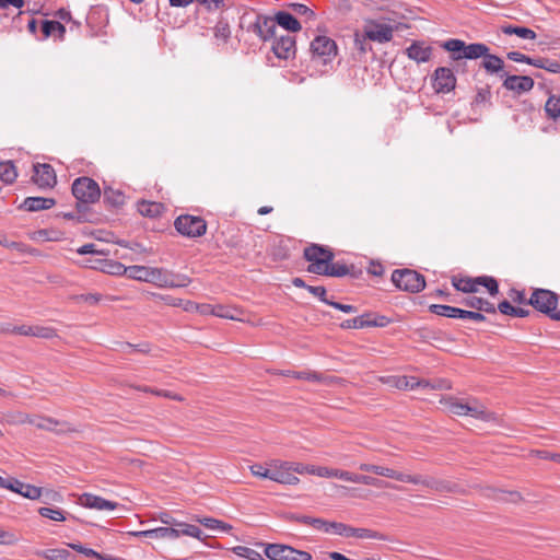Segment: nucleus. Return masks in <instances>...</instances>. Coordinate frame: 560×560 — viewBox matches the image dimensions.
Here are the masks:
<instances>
[{"label": "nucleus", "mask_w": 560, "mask_h": 560, "mask_svg": "<svg viewBox=\"0 0 560 560\" xmlns=\"http://www.w3.org/2000/svg\"><path fill=\"white\" fill-rule=\"evenodd\" d=\"M442 48L451 52V58L454 61L460 59H478L483 58L485 55L490 50L486 44L482 43H472L466 45V43L462 39L451 38L442 43Z\"/></svg>", "instance_id": "obj_1"}, {"label": "nucleus", "mask_w": 560, "mask_h": 560, "mask_svg": "<svg viewBox=\"0 0 560 560\" xmlns=\"http://www.w3.org/2000/svg\"><path fill=\"white\" fill-rule=\"evenodd\" d=\"M303 256L310 262L307 271L319 276L327 271L329 262L335 258V254L329 247L318 244L305 247Z\"/></svg>", "instance_id": "obj_2"}, {"label": "nucleus", "mask_w": 560, "mask_h": 560, "mask_svg": "<svg viewBox=\"0 0 560 560\" xmlns=\"http://www.w3.org/2000/svg\"><path fill=\"white\" fill-rule=\"evenodd\" d=\"M444 404L447 410L453 415L469 416L486 422L495 420L494 413L486 409L478 401L465 402L456 398H448Z\"/></svg>", "instance_id": "obj_3"}, {"label": "nucleus", "mask_w": 560, "mask_h": 560, "mask_svg": "<svg viewBox=\"0 0 560 560\" xmlns=\"http://www.w3.org/2000/svg\"><path fill=\"white\" fill-rule=\"evenodd\" d=\"M452 284L457 291L464 293H475L478 291L480 285L485 287L492 296L499 293L498 281L490 276H480L476 278L453 277Z\"/></svg>", "instance_id": "obj_4"}, {"label": "nucleus", "mask_w": 560, "mask_h": 560, "mask_svg": "<svg viewBox=\"0 0 560 560\" xmlns=\"http://www.w3.org/2000/svg\"><path fill=\"white\" fill-rule=\"evenodd\" d=\"M71 190L78 201L79 209L81 205L94 203L101 197L98 184L94 179L85 176L74 179Z\"/></svg>", "instance_id": "obj_5"}, {"label": "nucleus", "mask_w": 560, "mask_h": 560, "mask_svg": "<svg viewBox=\"0 0 560 560\" xmlns=\"http://www.w3.org/2000/svg\"><path fill=\"white\" fill-rule=\"evenodd\" d=\"M393 283L400 290L417 293L424 289L425 279L412 269H396L392 273Z\"/></svg>", "instance_id": "obj_6"}, {"label": "nucleus", "mask_w": 560, "mask_h": 560, "mask_svg": "<svg viewBox=\"0 0 560 560\" xmlns=\"http://www.w3.org/2000/svg\"><path fill=\"white\" fill-rule=\"evenodd\" d=\"M312 59L318 63L327 65L337 56V44L328 36H316L310 46Z\"/></svg>", "instance_id": "obj_7"}, {"label": "nucleus", "mask_w": 560, "mask_h": 560, "mask_svg": "<svg viewBox=\"0 0 560 560\" xmlns=\"http://www.w3.org/2000/svg\"><path fill=\"white\" fill-rule=\"evenodd\" d=\"M176 231L187 237H199L207 232V222L201 217L183 214L174 221Z\"/></svg>", "instance_id": "obj_8"}, {"label": "nucleus", "mask_w": 560, "mask_h": 560, "mask_svg": "<svg viewBox=\"0 0 560 560\" xmlns=\"http://www.w3.org/2000/svg\"><path fill=\"white\" fill-rule=\"evenodd\" d=\"M265 555L270 560H312L310 552L283 544L266 545Z\"/></svg>", "instance_id": "obj_9"}, {"label": "nucleus", "mask_w": 560, "mask_h": 560, "mask_svg": "<svg viewBox=\"0 0 560 560\" xmlns=\"http://www.w3.org/2000/svg\"><path fill=\"white\" fill-rule=\"evenodd\" d=\"M558 299L559 296L550 290L536 289L532 293L528 300V304H530L535 310L548 315L551 319H553Z\"/></svg>", "instance_id": "obj_10"}, {"label": "nucleus", "mask_w": 560, "mask_h": 560, "mask_svg": "<svg viewBox=\"0 0 560 560\" xmlns=\"http://www.w3.org/2000/svg\"><path fill=\"white\" fill-rule=\"evenodd\" d=\"M296 463L273 460L270 463V480L282 485H296L300 479L294 475Z\"/></svg>", "instance_id": "obj_11"}, {"label": "nucleus", "mask_w": 560, "mask_h": 560, "mask_svg": "<svg viewBox=\"0 0 560 560\" xmlns=\"http://www.w3.org/2000/svg\"><path fill=\"white\" fill-rule=\"evenodd\" d=\"M247 31L256 34L262 42H267L276 37V26L272 16L257 14L255 21L248 26Z\"/></svg>", "instance_id": "obj_12"}, {"label": "nucleus", "mask_w": 560, "mask_h": 560, "mask_svg": "<svg viewBox=\"0 0 560 560\" xmlns=\"http://www.w3.org/2000/svg\"><path fill=\"white\" fill-rule=\"evenodd\" d=\"M432 86L436 93L446 94L456 86V77L452 69L439 67L432 75Z\"/></svg>", "instance_id": "obj_13"}, {"label": "nucleus", "mask_w": 560, "mask_h": 560, "mask_svg": "<svg viewBox=\"0 0 560 560\" xmlns=\"http://www.w3.org/2000/svg\"><path fill=\"white\" fill-rule=\"evenodd\" d=\"M271 49L279 59H292L296 52L295 37L292 35H276Z\"/></svg>", "instance_id": "obj_14"}, {"label": "nucleus", "mask_w": 560, "mask_h": 560, "mask_svg": "<svg viewBox=\"0 0 560 560\" xmlns=\"http://www.w3.org/2000/svg\"><path fill=\"white\" fill-rule=\"evenodd\" d=\"M32 178L33 182L40 188H51L57 183L54 167L46 163H38L34 165V175Z\"/></svg>", "instance_id": "obj_15"}, {"label": "nucleus", "mask_w": 560, "mask_h": 560, "mask_svg": "<svg viewBox=\"0 0 560 560\" xmlns=\"http://www.w3.org/2000/svg\"><path fill=\"white\" fill-rule=\"evenodd\" d=\"M501 77H505L502 83L503 88L517 94L530 91L535 84L533 78L528 75H506L502 73Z\"/></svg>", "instance_id": "obj_16"}, {"label": "nucleus", "mask_w": 560, "mask_h": 560, "mask_svg": "<svg viewBox=\"0 0 560 560\" xmlns=\"http://www.w3.org/2000/svg\"><path fill=\"white\" fill-rule=\"evenodd\" d=\"M90 268L97 269L102 272L113 275V276H126V266L122 265L119 261L112 260V259H95V260H89Z\"/></svg>", "instance_id": "obj_17"}, {"label": "nucleus", "mask_w": 560, "mask_h": 560, "mask_svg": "<svg viewBox=\"0 0 560 560\" xmlns=\"http://www.w3.org/2000/svg\"><path fill=\"white\" fill-rule=\"evenodd\" d=\"M31 424L35 425L37 429L56 433L73 431L67 422H60L51 417L34 416V422H31Z\"/></svg>", "instance_id": "obj_18"}, {"label": "nucleus", "mask_w": 560, "mask_h": 560, "mask_svg": "<svg viewBox=\"0 0 560 560\" xmlns=\"http://www.w3.org/2000/svg\"><path fill=\"white\" fill-rule=\"evenodd\" d=\"M432 47L424 42H413L407 49L406 54L411 60L421 63L428 62L432 57Z\"/></svg>", "instance_id": "obj_19"}, {"label": "nucleus", "mask_w": 560, "mask_h": 560, "mask_svg": "<svg viewBox=\"0 0 560 560\" xmlns=\"http://www.w3.org/2000/svg\"><path fill=\"white\" fill-rule=\"evenodd\" d=\"M79 500L82 506L100 511L115 510L118 506V503L106 500L102 497L92 493H83Z\"/></svg>", "instance_id": "obj_20"}, {"label": "nucleus", "mask_w": 560, "mask_h": 560, "mask_svg": "<svg viewBox=\"0 0 560 560\" xmlns=\"http://www.w3.org/2000/svg\"><path fill=\"white\" fill-rule=\"evenodd\" d=\"M282 375L285 376H292L296 380H305L308 382L314 383H323L326 385H331L335 383V377L332 376H326L315 371H283L281 372Z\"/></svg>", "instance_id": "obj_21"}, {"label": "nucleus", "mask_w": 560, "mask_h": 560, "mask_svg": "<svg viewBox=\"0 0 560 560\" xmlns=\"http://www.w3.org/2000/svg\"><path fill=\"white\" fill-rule=\"evenodd\" d=\"M385 317L382 316L377 319H371L370 314H363L358 317L347 319L341 323V327L345 329H360L364 327H375V326H384Z\"/></svg>", "instance_id": "obj_22"}, {"label": "nucleus", "mask_w": 560, "mask_h": 560, "mask_svg": "<svg viewBox=\"0 0 560 560\" xmlns=\"http://www.w3.org/2000/svg\"><path fill=\"white\" fill-rule=\"evenodd\" d=\"M130 534L136 537L176 539L179 537V529L178 527H158L148 530L131 532Z\"/></svg>", "instance_id": "obj_23"}, {"label": "nucleus", "mask_w": 560, "mask_h": 560, "mask_svg": "<svg viewBox=\"0 0 560 560\" xmlns=\"http://www.w3.org/2000/svg\"><path fill=\"white\" fill-rule=\"evenodd\" d=\"M212 33L215 45L218 47L225 46L232 37V31L229 21L224 18H220L215 25L212 27Z\"/></svg>", "instance_id": "obj_24"}, {"label": "nucleus", "mask_w": 560, "mask_h": 560, "mask_svg": "<svg viewBox=\"0 0 560 560\" xmlns=\"http://www.w3.org/2000/svg\"><path fill=\"white\" fill-rule=\"evenodd\" d=\"M272 20H275V26L277 25L281 26L283 30L289 32H299L301 30L300 22L294 18L293 14L287 12V11H278L275 16H272Z\"/></svg>", "instance_id": "obj_25"}, {"label": "nucleus", "mask_w": 560, "mask_h": 560, "mask_svg": "<svg viewBox=\"0 0 560 560\" xmlns=\"http://www.w3.org/2000/svg\"><path fill=\"white\" fill-rule=\"evenodd\" d=\"M365 36L369 40L387 43L393 38V30L386 24H376L365 31Z\"/></svg>", "instance_id": "obj_26"}, {"label": "nucleus", "mask_w": 560, "mask_h": 560, "mask_svg": "<svg viewBox=\"0 0 560 560\" xmlns=\"http://www.w3.org/2000/svg\"><path fill=\"white\" fill-rule=\"evenodd\" d=\"M56 205L55 199L45 197H27L22 203V208L30 212L47 210Z\"/></svg>", "instance_id": "obj_27"}, {"label": "nucleus", "mask_w": 560, "mask_h": 560, "mask_svg": "<svg viewBox=\"0 0 560 560\" xmlns=\"http://www.w3.org/2000/svg\"><path fill=\"white\" fill-rule=\"evenodd\" d=\"M485 495L503 502L518 503L522 501V495L517 491H504L490 487L485 489Z\"/></svg>", "instance_id": "obj_28"}, {"label": "nucleus", "mask_w": 560, "mask_h": 560, "mask_svg": "<svg viewBox=\"0 0 560 560\" xmlns=\"http://www.w3.org/2000/svg\"><path fill=\"white\" fill-rule=\"evenodd\" d=\"M462 303L469 307L477 310L478 312H486L490 314H495L497 308L493 303L478 296H469L462 301Z\"/></svg>", "instance_id": "obj_29"}, {"label": "nucleus", "mask_w": 560, "mask_h": 560, "mask_svg": "<svg viewBox=\"0 0 560 560\" xmlns=\"http://www.w3.org/2000/svg\"><path fill=\"white\" fill-rule=\"evenodd\" d=\"M358 468L361 471L373 472L377 476H382V477H386V478H390V479H395V480H398V477H399V471H396V470L385 467V466L361 463L358 466Z\"/></svg>", "instance_id": "obj_30"}, {"label": "nucleus", "mask_w": 560, "mask_h": 560, "mask_svg": "<svg viewBox=\"0 0 560 560\" xmlns=\"http://www.w3.org/2000/svg\"><path fill=\"white\" fill-rule=\"evenodd\" d=\"M544 110L548 119L555 122L560 121V94H550L545 103Z\"/></svg>", "instance_id": "obj_31"}, {"label": "nucleus", "mask_w": 560, "mask_h": 560, "mask_svg": "<svg viewBox=\"0 0 560 560\" xmlns=\"http://www.w3.org/2000/svg\"><path fill=\"white\" fill-rule=\"evenodd\" d=\"M500 31L505 35H516L520 38L534 40L536 39V33L528 27L505 24L500 26Z\"/></svg>", "instance_id": "obj_32"}, {"label": "nucleus", "mask_w": 560, "mask_h": 560, "mask_svg": "<svg viewBox=\"0 0 560 560\" xmlns=\"http://www.w3.org/2000/svg\"><path fill=\"white\" fill-rule=\"evenodd\" d=\"M151 276L149 283H152L159 288L170 289L171 283V270L164 268H154L150 271Z\"/></svg>", "instance_id": "obj_33"}, {"label": "nucleus", "mask_w": 560, "mask_h": 560, "mask_svg": "<svg viewBox=\"0 0 560 560\" xmlns=\"http://www.w3.org/2000/svg\"><path fill=\"white\" fill-rule=\"evenodd\" d=\"M481 67L490 74L503 71L504 61L497 55L489 54L483 56Z\"/></svg>", "instance_id": "obj_34"}, {"label": "nucleus", "mask_w": 560, "mask_h": 560, "mask_svg": "<svg viewBox=\"0 0 560 560\" xmlns=\"http://www.w3.org/2000/svg\"><path fill=\"white\" fill-rule=\"evenodd\" d=\"M164 207L160 202L142 200L138 202V211L148 218H155L160 215Z\"/></svg>", "instance_id": "obj_35"}, {"label": "nucleus", "mask_w": 560, "mask_h": 560, "mask_svg": "<svg viewBox=\"0 0 560 560\" xmlns=\"http://www.w3.org/2000/svg\"><path fill=\"white\" fill-rule=\"evenodd\" d=\"M126 270V276L129 279L149 282L151 276L150 271L152 270V267L133 265L127 267Z\"/></svg>", "instance_id": "obj_36"}, {"label": "nucleus", "mask_w": 560, "mask_h": 560, "mask_svg": "<svg viewBox=\"0 0 560 560\" xmlns=\"http://www.w3.org/2000/svg\"><path fill=\"white\" fill-rule=\"evenodd\" d=\"M294 471L298 474H308L314 475L323 478H329L330 468L325 466H315V465H303L296 463V468H294Z\"/></svg>", "instance_id": "obj_37"}, {"label": "nucleus", "mask_w": 560, "mask_h": 560, "mask_svg": "<svg viewBox=\"0 0 560 560\" xmlns=\"http://www.w3.org/2000/svg\"><path fill=\"white\" fill-rule=\"evenodd\" d=\"M429 488L436 492H450V493L459 492V486L457 483L452 482L450 480L435 479L432 477L430 480Z\"/></svg>", "instance_id": "obj_38"}, {"label": "nucleus", "mask_w": 560, "mask_h": 560, "mask_svg": "<svg viewBox=\"0 0 560 560\" xmlns=\"http://www.w3.org/2000/svg\"><path fill=\"white\" fill-rule=\"evenodd\" d=\"M396 387L399 389H416L418 387H429L428 381H419L413 376H400L396 380Z\"/></svg>", "instance_id": "obj_39"}, {"label": "nucleus", "mask_w": 560, "mask_h": 560, "mask_svg": "<svg viewBox=\"0 0 560 560\" xmlns=\"http://www.w3.org/2000/svg\"><path fill=\"white\" fill-rule=\"evenodd\" d=\"M240 314L241 311L235 307L222 304H213V316L236 320L238 319Z\"/></svg>", "instance_id": "obj_40"}, {"label": "nucleus", "mask_w": 560, "mask_h": 560, "mask_svg": "<svg viewBox=\"0 0 560 560\" xmlns=\"http://www.w3.org/2000/svg\"><path fill=\"white\" fill-rule=\"evenodd\" d=\"M4 420L8 424L18 425L34 422V416L22 411H11L5 413Z\"/></svg>", "instance_id": "obj_41"}, {"label": "nucleus", "mask_w": 560, "mask_h": 560, "mask_svg": "<svg viewBox=\"0 0 560 560\" xmlns=\"http://www.w3.org/2000/svg\"><path fill=\"white\" fill-rule=\"evenodd\" d=\"M104 202L112 207H119L125 202V196L120 190L107 187L103 194Z\"/></svg>", "instance_id": "obj_42"}, {"label": "nucleus", "mask_w": 560, "mask_h": 560, "mask_svg": "<svg viewBox=\"0 0 560 560\" xmlns=\"http://www.w3.org/2000/svg\"><path fill=\"white\" fill-rule=\"evenodd\" d=\"M498 310L504 314L513 317H526L529 314V310L523 307H515L509 301H502L498 305Z\"/></svg>", "instance_id": "obj_43"}, {"label": "nucleus", "mask_w": 560, "mask_h": 560, "mask_svg": "<svg viewBox=\"0 0 560 560\" xmlns=\"http://www.w3.org/2000/svg\"><path fill=\"white\" fill-rule=\"evenodd\" d=\"M18 177V172L11 161L0 163V179L5 184H12Z\"/></svg>", "instance_id": "obj_44"}, {"label": "nucleus", "mask_w": 560, "mask_h": 560, "mask_svg": "<svg viewBox=\"0 0 560 560\" xmlns=\"http://www.w3.org/2000/svg\"><path fill=\"white\" fill-rule=\"evenodd\" d=\"M429 310L431 313L439 316H444L447 318H457L460 308L443 304H432L429 306Z\"/></svg>", "instance_id": "obj_45"}, {"label": "nucleus", "mask_w": 560, "mask_h": 560, "mask_svg": "<svg viewBox=\"0 0 560 560\" xmlns=\"http://www.w3.org/2000/svg\"><path fill=\"white\" fill-rule=\"evenodd\" d=\"M350 273V267L347 266L346 264H342V262H334L330 261L328 267H327V271L324 272L323 276H328V277H345L347 275Z\"/></svg>", "instance_id": "obj_46"}, {"label": "nucleus", "mask_w": 560, "mask_h": 560, "mask_svg": "<svg viewBox=\"0 0 560 560\" xmlns=\"http://www.w3.org/2000/svg\"><path fill=\"white\" fill-rule=\"evenodd\" d=\"M42 555L48 560H71L73 557L68 549L63 548L47 549Z\"/></svg>", "instance_id": "obj_47"}, {"label": "nucleus", "mask_w": 560, "mask_h": 560, "mask_svg": "<svg viewBox=\"0 0 560 560\" xmlns=\"http://www.w3.org/2000/svg\"><path fill=\"white\" fill-rule=\"evenodd\" d=\"M232 551L236 556L248 560H264L260 552L246 546H235L232 548Z\"/></svg>", "instance_id": "obj_48"}, {"label": "nucleus", "mask_w": 560, "mask_h": 560, "mask_svg": "<svg viewBox=\"0 0 560 560\" xmlns=\"http://www.w3.org/2000/svg\"><path fill=\"white\" fill-rule=\"evenodd\" d=\"M42 31L46 37L58 32L62 36L66 32V27L58 21L45 20L42 24Z\"/></svg>", "instance_id": "obj_49"}, {"label": "nucleus", "mask_w": 560, "mask_h": 560, "mask_svg": "<svg viewBox=\"0 0 560 560\" xmlns=\"http://www.w3.org/2000/svg\"><path fill=\"white\" fill-rule=\"evenodd\" d=\"M31 336L43 339H52L57 337V330L49 326L34 325L32 326Z\"/></svg>", "instance_id": "obj_50"}, {"label": "nucleus", "mask_w": 560, "mask_h": 560, "mask_svg": "<svg viewBox=\"0 0 560 560\" xmlns=\"http://www.w3.org/2000/svg\"><path fill=\"white\" fill-rule=\"evenodd\" d=\"M430 480H431V477H424L421 475H409V474H404V472H399V477H398V481L413 483V485H422L427 488H429V486H430Z\"/></svg>", "instance_id": "obj_51"}, {"label": "nucleus", "mask_w": 560, "mask_h": 560, "mask_svg": "<svg viewBox=\"0 0 560 560\" xmlns=\"http://www.w3.org/2000/svg\"><path fill=\"white\" fill-rule=\"evenodd\" d=\"M191 278L184 273H176L171 271L170 289L185 288L191 283Z\"/></svg>", "instance_id": "obj_52"}, {"label": "nucleus", "mask_w": 560, "mask_h": 560, "mask_svg": "<svg viewBox=\"0 0 560 560\" xmlns=\"http://www.w3.org/2000/svg\"><path fill=\"white\" fill-rule=\"evenodd\" d=\"M38 514L55 522H62L66 520L63 512L60 509L43 506L38 509Z\"/></svg>", "instance_id": "obj_53"}, {"label": "nucleus", "mask_w": 560, "mask_h": 560, "mask_svg": "<svg viewBox=\"0 0 560 560\" xmlns=\"http://www.w3.org/2000/svg\"><path fill=\"white\" fill-rule=\"evenodd\" d=\"M24 482L20 481L16 478L8 477L3 478L0 476V488L8 489L12 492L19 493L22 492V487Z\"/></svg>", "instance_id": "obj_54"}, {"label": "nucleus", "mask_w": 560, "mask_h": 560, "mask_svg": "<svg viewBox=\"0 0 560 560\" xmlns=\"http://www.w3.org/2000/svg\"><path fill=\"white\" fill-rule=\"evenodd\" d=\"M351 537L360 539H383V535L369 528L352 527Z\"/></svg>", "instance_id": "obj_55"}, {"label": "nucleus", "mask_w": 560, "mask_h": 560, "mask_svg": "<svg viewBox=\"0 0 560 560\" xmlns=\"http://www.w3.org/2000/svg\"><path fill=\"white\" fill-rule=\"evenodd\" d=\"M20 494L30 500H39L43 495V489L30 483H24Z\"/></svg>", "instance_id": "obj_56"}, {"label": "nucleus", "mask_w": 560, "mask_h": 560, "mask_svg": "<svg viewBox=\"0 0 560 560\" xmlns=\"http://www.w3.org/2000/svg\"><path fill=\"white\" fill-rule=\"evenodd\" d=\"M352 526H349L339 522H330L329 523V533L342 536V537H351Z\"/></svg>", "instance_id": "obj_57"}, {"label": "nucleus", "mask_w": 560, "mask_h": 560, "mask_svg": "<svg viewBox=\"0 0 560 560\" xmlns=\"http://www.w3.org/2000/svg\"><path fill=\"white\" fill-rule=\"evenodd\" d=\"M198 522H200L203 526H206L209 529H220L222 532H229L232 528L231 525L212 517L198 520Z\"/></svg>", "instance_id": "obj_58"}, {"label": "nucleus", "mask_w": 560, "mask_h": 560, "mask_svg": "<svg viewBox=\"0 0 560 560\" xmlns=\"http://www.w3.org/2000/svg\"><path fill=\"white\" fill-rule=\"evenodd\" d=\"M178 529H179V536L186 535V536L201 539L202 530L196 525L179 523Z\"/></svg>", "instance_id": "obj_59"}, {"label": "nucleus", "mask_w": 560, "mask_h": 560, "mask_svg": "<svg viewBox=\"0 0 560 560\" xmlns=\"http://www.w3.org/2000/svg\"><path fill=\"white\" fill-rule=\"evenodd\" d=\"M355 483H362V485H365V486H372V487H376V488H386L388 487V483H386L385 481L381 480V479H377V478H374L372 476H369V475H357V482Z\"/></svg>", "instance_id": "obj_60"}, {"label": "nucleus", "mask_w": 560, "mask_h": 560, "mask_svg": "<svg viewBox=\"0 0 560 560\" xmlns=\"http://www.w3.org/2000/svg\"><path fill=\"white\" fill-rule=\"evenodd\" d=\"M289 7L292 9V11L295 14H298L300 16H305L307 20L315 19L314 11L303 3H290Z\"/></svg>", "instance_id": "obj_61"}, {"label": "nucleus", "mask_w": 560, "mask_h": 560, "mask_svg": "<svg viewBox=\"0 0 560 560\" xmlns=\"http://www.w3.org/2000/svg\"><path fill=\"white\" fill-rule=\"evenodd\" d=\"M357 475L354 472H350L348 470H341L336 468H330L329 478H338L348 482H357Z\"/></svg>", "instance_id": "obj_62"}, {"label": "nucleus", "mask_w": 560, "mask_h": 560, "mask_svg": "<svg viewBox=\"0 0 560 560\" xmlns=\"http://www.w3.org/2000/svg\"><path fill=\"white\" fill-rule=\"evenodd\" d=\"M457 318L460 319H471L475 322H485L486 316L480 312H474V311H466V310H459V314Z\"/></svg>", "instance_id": "obj_63"}, {"label": "nucleus", "mask_w": 560, "mask_h": 560, "mask_svg": "<svg viewBox=\"0 0 560 560\" xmlns=\"http://www.w3.org/2000/svg\"><path fill=\"white\" fill-rule=\"evenodd\" d=\"M250 472L258 478H270V468L264 467L261 464H254L249 467Z\"/></svg>", "instance_id": "obj_64"}]
</instances>
